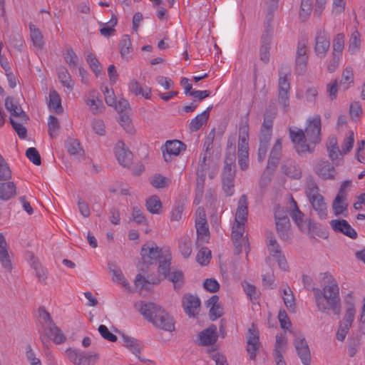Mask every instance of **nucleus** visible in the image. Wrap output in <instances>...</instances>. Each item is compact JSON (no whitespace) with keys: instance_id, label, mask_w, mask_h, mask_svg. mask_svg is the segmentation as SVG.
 Wrapping results in <instances>:
<instances>
[{"instance_id":"nucleus-1","label":"nucleus","mask_w":365,"mask_h":365,"mask_svg":"<svg viewBox=\"0 0 365 365\" xmlns=\"http://www.w3.org/2000/svg\"><path fill=\"white\" fill-rule=\"evenodd\" d=\"M138 310L140 313L155 327L165 331L175 330L173 318L161 307L153 302H140Z\"/></svg>"},{"instance_id":"nucleus-2","label":"nucleus","mask_w":365,"mask_h":365,"mask_svg":"<svg viewBox=\"0 0 365 365\" xmlns=\"http://www.w3.org/2000/svg\"><path fill=\"white\" fill-rule=\"evenodd\" d=\"M290 73L287 65H282L279 68L278 101L284 112H287L289 107L290 83L288 76Z\"/></svg>"},{"instance_id":"nucleus-3","label":"nucleus","mask_w":365,"mask_h":365,"mask_svg":"<svg viewBox=\"0 0 365 365\" xmlns=\"http://www.w3.org/2000/svg\"><path fill=\"white\" fill-rule=\"evenodd\" d=\"M323 295L325 303L336 315L341 313V299L339 297V288L336 281L331 279L327 285L323 288Z\"/></svg>"},{"instance_id":"nucleus-4","label":"nucleus","mask_w":365,"mask_h":365,"mask_svg":"<svg viewBox=\"0 0 365 365\" xmlns=\"http://www.w3.org/2000/svg\"><path fill=\"white\" fill-rule=\"evenodd\" d=\"M210 158V156L207 155V153H201L200 155L199 163L196 170V197L195 200V202L197 200V204L203 194L206 174L210 168V163L207 162V159Z\"/></svg>"},{"instance_id":"nucleus-5","label":"nucleus","mask_w":365,"mask_h":365,"mask_svg":"<svg viewBox=\"0 0 365 365\" xmlns=\"http://www.w3.org/2000/svg\"><path fill=\"white\" fill-rule=\"evenodd\" d=\"M66 354L74 365H94L99 359L98 354H86L80 349L69 348Z\"/></svg>"},{"instance_id":"nucleus-6","label":"nucleus","mask_w":365,"mask_h":365,"mask_svg":"<svg viewBox=\"0 0 365 365\" xmlns=\"http://www.w3.org/2000/svg\"><path fill=\"white\" fill-rule=\"evenodd\" d=\"M272 39V27L269 21L264 24V29L260 38L259 58L264 63L269 61V51Z\"/></svg>"},{"instance_id":"nucleus-7","label":"nucleus","mask_w":365,"mask_h":365,"mask_svg":"<svg viewBox=\"0 0 365 365\" xmlns=\"http://www.w3.org/2000/svg\"><path fill=\"white\" fill-rule=\"evenodd\" d=\"M289 136L292 142L294 145V148L299 154H303L307 152L312 153V145L307 141L308 140L304 132L302 129L289 128Z\"/></svg>"},{"instance_id":"nucleus-8","label":"nucleus","mask_w":365,"mask_h":365,"mask_svg":"<svg viewBox=\"0 0 365 365\" xmlns=\"http://www.w3.org/2000/svg\"><path fill=\"white\" fill-rule=\"evenodd\" d=\"M294 348L303 365H311V352L304 336L299 333L294 334Z\"/></svg>"},{"instance_id":"nucleus-9","label":"nucleus","mask_w":365,"mask_h":365,"mask_svg":"<svg viewBox=\"0 0 365 365\" xmlns=\"http://www.w3.org/2000/svg\"><path fill=\"white\" fill-rule=\"evenodd\" d=\"M308 142L312 145L313 150L317 143L321 142V118L317 115L309 120V123L304 131Z\"/></svg>"},{"instance_id":"nucleus-10","label":"nucleus","mask_w":365,"mask_h":365,"mask_svg":"<svg viewBox=\"0 0 365 365\" xmlns=\"http://www.w3.org/2000/svg\"><path fill=\"white\" fill-rule=\"evenodd\" d=\"M316 175L322 180H334L336 171L334 166L327 160H319L314 167Z\"/></svg>"},{"instance_id":"nucleus-11","label":"nucleus","mask_w":365,"mask_h":365,"mask_svg":"<svg viewBox=\"0 0 365 365\" xmlns=\"http://www.w3.org/2000/svg\"><path fill=\"white\" fill-rule=\"evenodd\" d=\"M330 46L329 33L324 29L317 31L315 36L314 51L317 56L324 57Z\"/></svg>"},{"instance_id":"nucleus-12","label":"nucleus","mask_w":365,"mask_h":365,"mask_svg":"<svg viewBox=\"0 0 365 365\" xmlns=\"http://www.w3.org/2000/svg\"><path fill=\"white\" fill-rule=\"evenodd\" d=\"M182 304L185 312L190 317H195L198 314L200 300L197 297L190 294H185L182 297Z\"/></svg>"},{"instance_id":"nucleus-13","label":"nucleus","mask_w":365,"mask_h":365,"mask_svg":"<svg viewBox=\"0 0 365 365\" xmlns=\"http://www.w3.org/2000/svg\"><path fill=\"white\" fill-rule=\"evenodd\" d=\"M5 107L11 115L18 118L19 121L26 123L28 120L27 115L22 110L19 103L14 101V98L10 96L6 98Z\"/></svg>"},{"instance_id":"nucleus-14","label":"nucleus","mask_w":365,"mask_h":365,"mask_svg":"<svg viewBox=\"0 0 365 365\" xmlns=\"http://www.w3.org/2000/svg\"><path fill=\"white\" fill-rule=\"evenodd\" d=\"M330 225L335 232H341L353 240L357 238V232L346 220H332Z\"/></svg>"},{"instance_id":"nucleus-15","label":"nucleus","mask_w":365,"mask_h":365,"mask_svg":"<svg viewBox=\"0 0 365 365\" xmlns=\"http://www.w3.org/2000/svg\"><path fill=\"white\" fill-rule=\"evenodd\" d=\"M185 145L181 141L168 140L165 143V150L163 151V158L166 162H170L173 156L178 155L182 150H185Z\"/></svg>"},{"instance_id":"nucleus-16","label":"nucleus","mask_w":365,"mask_h":365,"mask_svg":"<svg viewBox=\"0 0 365 365\" xmlns=\"http://www.w3.org/2000/svg\"><path fill=\"white\" fill-rule=\"evenodd\" d=\"M0 263L1 267L7 272L12 269V263L11 257L8 251V245L6 239L2 233L0 232Z\"/></svg>"},{"instance_id":"nucleus-17","label":"nucleus","mask_w":365,"mask_h":365,"mask_svg":"<svg viewBox=\"0 0 365 365\" xmlns=\"http://www.w3.org/2000/svg\"><path fill=\"white\" fill-rule=\"evenodd\" d=\"M140 255L144 262H147L149 260H159L164 254L161 249L157 246H148L147 244L142 247Z\"/></svg>"},{"instance_id":"nucleus-18","label":"nucleus","mask_w":365,"mask_h":365,"mask_svg":"<svg viewBox=\"0 0 365 365\" xmlns=\"http://www.w3.org/2000/svg\"><path fill=\"white\" fill-rule=\"evenodd\" d=\"M287 344L286 334H277L273 355L276 362L285 361L283 358L282 352L285 351Z\"/></svg>"},{"instance_id":"nucleus-19","label":"nucleus","mask_w":365,"mask_h":365,"mask_svg":"<svg viewBox=\"0 0 365 365\" xmlns=\"http://www.w3.org/2000/svg\"><path fill=\"white\" fill-rule=\"evenodd\" d=\"M276 229L279 237L282 240H288L290 238V222L287 216L276 217Z\"/></svg>"},{"instance_id":"nucleus-20","label":"nucleus","mask_w":365,"mask_h":365,"mask_svg":"<svg viewBox=\"0 0 365 365\" xmlns=\"http://www.w3.org/2000/svg\"><path fill=\"white\" fill-rule=\"evenodd\" d=\"M242 223H235L232 231V239L237 248L242 249L247 245V240L244 237L245 227Z\"/></svg>"},{"instance_id":"nucleus-21","label":"nucleus","mask_w":365,"mask_h":365,"mask_svg":"<svg viewBox=\"0 0 365 365\" xmlns=\"http://www.w3.org/2000/svg\"><path fill=\"white\" fill-rule=\"evenodd\" d=\"M249 112L244 119L241 120L239 125V139L237 145L249 146Z\"/></svg>"},{"instance_id":"nucleus-22","label":"nucleus","mask_w":365,"mask_h":365,"mask_svg":"<svg viewBox=\"0 0 365 365\" xmlns=\"http://www.w3.org/2000/svg\"><path fill=\"white\" fill-rule=\"evenodd\" d=\"M248 202L245 195H242L238 201L237 212L235 215V223H242L247 221L248 215Z\"/></svg>"},{"instance_id":"nucleus-23","label":"nucleus","mask_w":365,"mask_h":365,"mask_svg":"<svg viewBox=\"0 0 365 365\" xmlns=\"http://www.w3.org/2000/svg\"><path fill=\"white\" fill-rule=\"evenodd\" d=\"M282 172L287 177L299 179L302 177L300 166L293 160H287L281 166Z\"/></svg>"},{"instance_id":"nucleus-24","label":"nucleus","mask_w":365,"mask_h":365,"mask_svg":"<svg viewBox=\"0 0 365 365\" xmlns=\"http://www.w3.org/2000/svg\"><path fill=\"white\" fill-rule=\"evenodd\" d=\"M217 328L213 324L204 329L199 334V339L203 346L214 344L217 341Z\"/></svg>"},{"instance_id":"nucleus-25","label":"nucleus","mask_w":365,"mask_h":365,"mask_svg":"<svg viewBox=\"0 0 365 365\" xmlns=\"http://www.w3.org/2000/svg\"><path fill=\"white\" fill-rule=\"evenodd\" d=\"M114 150L118 163L124 167L128 166L130 163L131 153L125 148V144L119 141Z\"/></svg>"},{"instance_id":"nucleus-26","label":"nucleus","mask_w":365,"mask_h":365,"mask_svg":"<svg viewBox=\"0 0 365 365\" xmlns=\"http://www.w3.org/2000/svg\"><path fill=\"white\" fill-rule=\"evenodd\" d=\"M212 108V106L208 107L205 111L200 114H198L191 120L189 124V130L190 132H196L199 130L202 126L207 123L210 117V112Z\"/></svg>"},{"instance_id":"nucleus-27","label":"nucleus","mask_w":365,"mask_h":365,"mask_svg":"<svg viewBox=\"0 0 365 365\" xmlns=\"http://www.w3.org/2000/svg\"><path fill=\"white\" fill-rule=\"evenodd\" d=\"M44 331L45 336L51 339L56 344H61L66 340L65 334L56 324H53L51 327H46Z\"/></svg>"},{"instance_id":"nucleus-28","label":"nucleus","mask_w":365,"mask_h":365,"mask_svg":"<svg viewBox=\"0 0 365 365\" xmlns=\"http://www.w3.org/2000/svg\"><path fill=\"white\" fill-rule=\"evenodd\" d=\"M195 227L197 231V242H207L210 238V231L207 220L201 219L195 220Z\"/></svg>"},{"instance_id":"nucleus-29","label":"nucleus","mask_w":365,"mask_h":365,"mask_svg":"<svg viewBox=\"0 0 365 365\" xmlns=\"http://www.w3.org/2000/svg\"><path fill=\"white\" fill-rule=\"evenodd\" d=\"M124 346L129 349L140 361H145V359L141 358L138 354L140 353L141 346L140 342L135 338L129 336L122 333Z\"/></svg>"},{"instance_id":"nucleus-30","label":"nucleus","mask_w":365,"mask_h":365,"mask_svg":"<svg viewBox=\"0 0 365 365\" xmlns=\"http://www.w3.org/2000/svg\"><path fill=\"white\" fill-rule=\"evenodd\" d=\"M313 209L317 212L320 219H325L327 217V204L324 202V197L317 196L309 200Z\"/></svg>"},{"instance_id":"nucleus-31","label":"nucleus","mask_w":365,"mask_h":365,"mask_svg":"<svg viewBox=\"0 0 365 365\" xmlns=\"http://www.w3.org/2000/svg\"><path fill=\"white\" fill-rule=\"evenodd\" d=\"M235 176V173L230 172L222 174V189L227 196H232L234 194Z\"/></svg>"},{"instance_id":"nucleus-32","label":"nucleus","mask_w":365,"mask_h":365,"mask_svg":"<svg viewBox=\"0 0 365 365\" xmlns=\"http://www.w3.org/2000/svg\"><path fill=\"white\" fill-rule=\"evenodd\" d=\"M279 158V157L269 155L267 168L261 178V182H262L264 180L269 181L271 180L274 172L277 168Z\"/></svg>"},{"instance_id":"nucleus-33","label":"nucleus","mask_w":365,"mask_h":365,"mask_svg":"<svg viewBox=\"0 0 365 365\" xmlns=\"http://www.w3.org/2000/svg\"><path fill=\"white\" fill-rule=\"evenodd\" d=\"M16 187L14 182H0V199L9 200L16 195Z\"/></svg>"},{"instance_id":"nucleus-34","label":"nucleus","mask_w":365,"mask_h":365,"mask_svg":"<svg viewBox=\"0 0 365 365\" xmlns=\"http://www.w3.org/2000/svg\"><path fill=\"white\" fill-rule=\"evenodd\" d=\"M165 278L173 283L174 289L176 292L180 291L185 282L184 274L179 269L170 272Z\"/></svg>"},{"instance_id":"nucleus-35","label":"nucleus","mask_w":365,"mask_h":365,"mask_svg":"<svg viewBox=\"0 0 365 365\" xmlns=\"http://www.w3.org/2000/svg\"><path fill=\"white\" fill-rule=\"evenodd\" d=\"M327 149L329 158L334 161L341 155V150L338 146L337 138L334 135L329 136L327 143Z\"/></svg>"},{"instance_id":"nucleus-36","label":"nucleus","mask_w":365,"mask_h":365,"mask_svg":"<svg viewBox=\"0 0 365 365\" xmlns=\"http://www.w3.org/2000/svg\"><path fill=\"white\" fill-rule=\"evenodd\" d=\"M291 202L293 207L289 215L292 217V220L296 223V225L298 226L299 230H304V229L305 228L304 222L303 220L304 215L302 212L299 210L297 203L294 200L293 197H292Z\"/></svg>"},{"instance_id":"nucleus-37","label":"nucleus","mask_w":365,"mask_h":365,"mask_svg":"<svg viewBox=\"0 0 365 365\" xmlns=\"http://www.w3.org/2000/svg\"><path fill=\"white\" fill-rule=\"evenodd\" d=\"M128 89L135 96L141 95V96H144L146 99L150 98V95H151V90H150V88H149L148 87H145V88H143L140 86L139 82H138L135 79H133L129 83V84H128Z\"/></svg>"},{"instance_id":"nucleus-38","label":"nucleus","mask_w":365,"mask_h":365,"mask_svg":"<svg viewBox=\"0 0 365 365\" xmlns=\"http://www.w3.org/2000/svg\"><path fill=\"white\" fill-rule=\"evenodd\" d=\"M238 164L242 170L249 167V146L237 145Z\"/></svg>"},{"instance_id":"nucleus-39","label":"nucleus","mask_w":365,"mask_h":365,"mask_svg":"<svg viewBox=\"0 0 365 365\" xmlns=\"http://www.w3.org/2000/svg\"><path fill=\"white\" fill-rule=\"evenodd\" d=\"M119 48L121 57L128 60L129 54H130L133 51L130 38L128 35H123L122 36L119 42Z\"/></svg>"},{"instance_id":"nucleus-40","label":"nucleus","mask_w":365,"mask_h":365,"mask_svg":"<svg viewBox=\"0 0 365 365\" xmlns=\"http://www.w3.org/2000/svg\"><path fill=\"white\" fill-rule=\"evenodd\" d=\"M235 148H233V150L229 151L226 153L225 158V165L223 168L222 173H235Z\"/></svg>"},{"instance_id":"nucleus-41","label":"nucleus","mask_w":365,"mask_h":365,"mask_svg":"<svg viewBox=\"0 0 365 365\" xmlns=\"http://www.w3.org/2000/svg\"><path fill=\"white\" fill-rule=\"evenodd\" d=\"M108 269L113 273V282L121 284L126 289L129 287V283L125 279L120 269L115 268V264L113 263H108Z\"/></svg>"},{"instance_id":"nucleus-42","label":"nucleus","mask_w":365,"mask_h":365,"mask_svg":"<svg viewBox=\"0 0 365 365\" xmlns=\"http://www.w3.org/2000/svg\"><path fill=\"white\" fill-rule=\"evenodd\" d=\"M158 261V272L165 277L170 272L171 255L166 253Z\"/></svg>"},{"instance_id":"nucleus-43","label":"nucleus","mask_w":365,"mask_h":365,"mask_svg":"<svg viewBox=\"0 0 365 365\" xmlns=\"http://www.w3.org/2000/svg\"><path fill=\"white\" fill-rule=\"evenodd\" d=\"M48 106L50 108H53L57 113H63L60 96L55 90L49 93V102Z\"/></svg>"},{"instance_id":"nucleus-44","label":"nucleus","mask_w":365,"mask_h":365,"mask_svg":"<svg viewBox=\"0 0 365 365\" xmlns=\"http://www.w3.org/2000/svg\"><path fill=\"white\" fill-rule=\"evenodd\" d=\"M267 244L269 254L274 257L282 254V250L272 233L267 234Z\"/></svg>"},{"instance_id":"nucleus-45","label":"nucleus","mask_w":365,"mask_h":365,"mask_svg":"<svg viewBox=\"0 0 365 365\" xmlns=\"http://www.w3.org/2000/svg\"><path fill=\"white\" fill-rule=\"evenodd\" d=\"M219 297L217 295L212 296L206 302L207 307H210L209 311L210 319L212 321L216 320L220 317V314H217L215 309H217V306H220L218 303Z\"/></svg>"},{"instance_id":"nucleus-46","label":"nucleus","mask_w":365,"mask_h":365,"mask_svg":"<svg viewBox=\"0 0 365 365\" xmlns=\"http://www.w3.org/2000/svg\"><path fill=\"white\" fill-rule=\"evenodd\" d=\"M146 208L153 214L160 213L162 207V203L157 195H153L146 200Z\"/></svg>"},{"instance_id":"nucleus-47","label":"nucleus","mask_w":365,"mask_h":365,"mask_svg":"<svg viewBox=\"0 0 365 365\" xmlns=\"http://www.w3.org/2000/svg\"><path fill=\"white\" fill-rule=\"evenodd\" d=\"M30 36L34 45L41 48L43 45V35L41 31L32 24H29Z\"/></svg>"},{"instance_id":"nucleus-48","label":"nucleus","mask_w":365,"mask_h":365,"mask_svg":"<svg viewBox=\"0 0 365 365\" xmlns=\"http://www.w3.org/2000/svg\"><path fill=\"white\" fill-rule=\"evenodd\" d=\"M361 46L360 34L357 30L352 32L349 41V51L351 54L358 52Z\"/></svg>"},{"instance_id":"nucleus-49","label":"nucleus","mask_w":365,"mask_h":365,"mask_svg":"<svg viewBox=\"0 0 365 365\" xmlns=\"http://www.w3.org/2000/svg\"><path fill=\"white\" fill-rule=\"evenodd\" d=\"M314 295L316 301V304L319 311L322 312H326L329 309V307L324 302L323 289L319 288H314Z\"/></svg>"},{"instance_id":"nucleus-50","label":"nucleus","mask_w":365,"mask_h":365,"mask_svg":"<svg viewBox=\"0 0 365 365\" xmlns=\"http://www.w3.org/2000/svg\"><path fill=\"white\" fill-rule=\"evenodd\" d=\"M345 36L343 34H338L333 40V53L341 56L342 51L344 47Z\"/></svg>"},{"instance_id":"nucleus-51","label":"nucleus","mask_w":365,"mask_h":365,"mask_svg":"<svg viewBox=\"0 0 365 365\" xmlns=\"http://www.w3.org/2000/svg\"><path fill=\"white\" fill-rule=\"evenodd\" d=\"M65 147L68 153L71 155H78L82 150L79 141L74 138H68L66 140Z\"/></svg>"},{"instance_id":"nucleus-52","label":"nucleus","mask_w":365,"mask_h":365,"mask_svg":"<svg viewBox=\"0 0 365 365\" xmlns=\"http://www.w3.org/2000/svg\"><path fill=\"white\" fill-rule=\"evenodd\" d=\"M178 249L185 259L188 258L192 253V241L189 237H185L179 242Z\"/></svg>"},{"instance_id":"nucleus-53","label":"nucleus","mask_w":365,"mask_h":365,"mask_svg":"<svg viewBox=\"0 0 365 365\" xmlns=\"http://www.w3.org/2000/svg\"><path fill=\"white\" fill-rule=\"evenodd\" d=\"M58 79L64 87L67 88L69 91L73 90L74 83L66 68H63L58 72Z\"/></svg>"},{"instance_id":"nucleus-54","label":"nucleus","mask_w":365,"mask_h":365,"mask_svg":"<svg viewBox=\"0 0 365 365\" xmlns=\"http://www.w3.org/2000/svg\"><path fill=\"white\" fill-rule=\"evenodd\" d=\"M345 198L346 197L336 195L332 205L335 215H339L346 210L348 205L344 202Z\"/></svg>"},{"instance_id":"nucleus-55","label":"nucleus","mask_w":365,"mask_h":365,"mask_svg":"<svg viewBox=\"0 0 365 365\" xmlns=\"http://www.w3.org/2000/svg\"><path fill=\"white\" fill-rule=\"evenodd\" d=\"M247 344L260 345L259 331L254 324L249 328L247 334Z\"/></svg>"},{"instance_id":"nucleus-56","label":"nucleus","mask_w":365,"mask_h":365,"mask_svg":"<svg viewBox=\"0 0 365 365\" xmlns=\"http://www.w3.org/2000/svg\"><path fill=\"white\" fill-rule=\"evenodd\" d=\"M354 82V71L351 66H347L342 73L341 85L344 86V89H347L351 83Z\"/></svg>"},{"instance_id":"nucleus-57","label":"nucleus","mask_w":365,"mask_h":365,"mask_svg":"<svg viewBox=\"0 0 365 365\" xmlns=\"http://www.w3.org/2000/svg\"><path fill=\"white\" fill-rule=\"evenodd\" d=\"M313 0H302L299 11V17L302 21L307 20L312 9Z\"/></svg>"},{"instance_id":"nucleus-58","label":"nucleus","mask_w":365,"mask_h":365,"mask_svg":"<svg viewBox=\"0 0 365 365\" xmlns=\"http://www.w3.org/2000/svg\"><path fill=\"white\" fill-rule=\"evenodd\" d=\"M277 115V107L275 105L270 104L265 110L264 120L262 123L273 126V121Z\"/></svg>"},{"instance_id":"nucleus-59","label":"nucleus","mask_w":365,"mask_h":365,"mask_svg":"<svg viewBox=\"0 0 365 365\" xmlns=\"http://www.w3.org/2000/svg\"><path fill=\"white\" fill-rule=\"evenodd\" d=\"M11 178V170L5 159L0 154V180H8Z\"/></svg>"},{"instance_id":"nucleus-60","label":"nucleus","mask_w":365,"mask_h":365,"mask_svg":"<svg viewBox=\"0 0 365 365\" xmlns=\"http://www.w3.org/2000/svg\"><path fill=\"white\" fill-rule=\"evenodd\" d=\"M32 268L35 270L36 276L41 283H46L47 279V272L42 265L36 261H33L31 264Z\"/></svg>"},{"instance_id":"nucleus-61","label":"nucleus","mask_w":365,"mask_h":365,"mask_svg":"<svg viewBox=\"0 0 365 365\" xmlns=\"http://www.w3.org/2000/svg\"><path fill=\"white\" fill-rule=\"evenodd\" d=\"M319 187L314 180H309L307 182L305 189V193L309 200L317 197V196H321L322 195L319 192Z\"/></svg>"},{"instance_id":"nucleus-62","label":"nucleus","mask_w":365,"mask_h":365,"mask_svg":"<svg viewBox=\"0 0 365 365\" xmlns=\"http://www.w3.org/2000/svg\"><path fill=\"white\" fill-rule=\"evenodd\" d=\"M48 132L51 138H56L60 128L59 122L56 117L50 115L48 121Z\"/></svg>"},{"instance_id":"nucleus-63","label":"nucleus","mask_w":365,"mask_h":365,"mask_svg":"<svg viewBox=\"0 0 365 365\" xmlns=\"http://www.w3.org/2000/svg\"><path fill=\"white\" fill-rule=\"evenodd\" d=\"M211 258V252L208 248H201L197 254L196 260L201 265H206Z\"/></svg>"},{"instance_id":"nucleus-64","label":"nucleus","mask_w":365,"mask_h":365,"mask_svg":"<svg viewBox=\"0 0 365 365\" xmlns=\"http://www.w3.org/2000/svg\"><path fill=\"white\" fill-rule=\"evenodd\" d=\"M150 182L155 188H164L168 186V179L160 174L153 175L150 178Z\"/></svg>"}]
</instances>
